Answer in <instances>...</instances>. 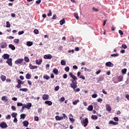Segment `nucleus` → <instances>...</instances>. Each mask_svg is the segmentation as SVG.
<instances>
[{
  "label": "nucleus",
  "instance_id": "obj_13",
  "mask_svg": "<svg viewBox=\"0 0 129 129\" xmlns=\"http://www.w3.org/2000/svg\"><path fill=\"white\" fill-rule=\"evenodd\" d=\"M43 100H48L49 99V95L47 94H44L42 96Z\"/></svg>",
  "mask_w": 129,
  "mask_h": 129
},
{
  "label": "nucleus",
  "instance_id": "obj_24",
  "mask_svg": "<svg viewBox=\"0 0 129 129\" xmlns=\"http://www.w3.org/2000/svg\"><path fill=\"white\" fill-rule=\"evenodd\" d=\"M2 100H3V101H8V97L6 96H4L2 97Z\"/></svg>",
  "mask_w": 129,
  "mask_h": 129
},
{
  "label": "nucleus",
  "instance_id": "obj_49",
  "mask_svg": "<svg viewBox=\"0 0 129 129\" xmlns=\"http://www.w3.org/2000/svg\"><path fill=\"white\" fill-rule=\"evenodd\" d=\"M34 34L38 35V34H39V30H38V29H35L34 30Z\"/></svg>",
  "mask_w": 129,
  "mask_h": 129
},
{
  "label": "nucleus",
  "instance_id": "obj_19",
  "mask_svg": "<svg viewBox=\"0 0 129 129\" xmlns=\"http://www.w3.org/2000/svg\"><path fill=\"white\" fill-rule=\"evenodd\" d=\"M9 47L10 49H11L13 51L16 50V47H15V45L13 44H9Z\"/></svg>",
  "mask_w": 129,
  "mask_h": 129
},
{
  "label": "nucleus",
  "instance_id": "obj_51",
  "mask_svg": "<svg viewBox=\"0 0 129 129\" xmlns=\"http://www.w3.org/2000/svg\"><path fill=\"white\" fill-rule=\"evenodd\" d=\"M11 108L14 111H16L17 110V108L15 107V106H12Z\"/></svg>",
  "mask_w": 129,
  "mask_h": 129
},
{
  "label": "nucleus",
  "instance_id": "obj_26",
  "mask_svg": "<svg viewBox=\"0 0 129 129\" xmlns=\"http://www.w3.org/2000/svg\"><path fill=\"white\" fill-rule=\"evenodd\" d=\"M59 24L61 25V26L64 25V24H65V19L63 18L62 20H61L59 21Z\"/></svg>",
  "mask_w": 129,
  "mask_h": 129
},
{
  "label": "nucleus",
  "instance_id": "obj_58",
  "mask_svg": "<svg viewBox=\"0 0 129 129\" xmlns=\"http://www.w3.org/2000/svg\"><path fill=\"white\" fill-rule=\"evenodd\" d=\"M34 120L35 121H38V120H39V117H38V116H35L34 117Z\"/></svg>",
  "mask_w": 129,
  "mask_h": 129
},
{
  "label": "nucleus",
  "instance_id": "obj_35",
  "mask_svg": "<svg viewBox=\"0 0 129 129\" xmlns=\"http://www.w3.org/2000/svg\"><path fill=\"white\" fill-rule=\"evenodd\" d=\"M119 56V54L118 53H114L111 54V57H118Z\"/></svg>",
  "mask_w": 129,
  "mask_h": 129
},
{
  "label": "nucleus",
  "instance_id": "obj_48",
  "mask_svg": "<svg viewBox=\"0 0 129 129\" xmlns=\"http://www.w3.org/2000/svg\"><path fill=\"white\" fill-rule=\"evenodd\" d=\"M92 10L94 11V12H98L99 11L97 8H95V7H93Z\"/></svg>",
  "mask_w": 129,
  "mask_h": 129
},
{
  "label": "nucleus",
  "instance_id": "obj_20",
  "mask_svg": "<svg viewBox=\"0 0 129 129\" xmlns=\"http://www.w3.org/2000/svg\"><path fill=\"white\" fill-rule=\"evenodd\" d=\"M35 62L37 65H41V64L42 63V62H43V60L42 59H39V60L36 59Z\"/></svg>",
  "mask_w": 129,
  "mask_h": 129
},
{
  "label": "nucleus",
  "instance_id": "obj_36",
  "mask_svg": "<svg viewBox=\"0 0 129 129\" xmlns=\"http://www.w3.org/2000/svg\"><path fill=\"white\" fill-rule=\"evenodd\" d=\"M58 101L60 102H63V101H65V97H62L60 99H59Z\"/></svg>",
  "mask_w": 129,
  "mask_h": 129
},
{
  "label": "nucleus",
  "instance_id": "obj_7",
  "mask_svg": "<svg viewBox=\"0 0 129 129\" xmlns=\"http://www.w3.org/2000/svg\"><path fill=\"white\" fill-rule=\"evenodd\" d=\"M43 58L44 59H51L52 58H53V56H52V55L50 54H45L44 55Z\"/></svg>",
  "mask_w": 129,
  "mask_h": 129
},
{
  "label": "nucleus",
  "instance_id": "obj_4",
  "mask_svg": "<svg viewBox=\"0 0 129 129\" xmlns=\"http://www.w3.org/2000/svg\"><path fill=\"white\" fill-rule=\"evenodd\" d=\"M69 76H70V77H71V78L73 79L72 80H73V81H76V80H77L78 79L77 77L74 75L72 72H70L69 73Z\"/></svg>",
  "mask_w": 129,
  "mask_h": 129
},
{
  "label": "nucleus",
  "instance_id": "obj_45",
  "mask_svg": "<svg viewBox=\"0 0 129 129\" xmlns=\"http://www.w3.org/2000/svg\"><path fill=\"white\" fill-rule=\"evenodd\" d=\"M74 17L77 19V20H79V16H78V14L74 13Z\"/></svg>",
  "mask_w": 129,
  "mask_h": 129
},
{
  "label": "nucleus",
  "instance_id": "obj_30",
  "mask_svg": "<svg viewBox=\"0 0 129 129\" xmlns=\"http://www.w3.org/2000/svg\"><path fill=\"white\" fill-rule=\"evenodd\" d=\"M91 118L94 120H96L97 118H98V117L97 115H93L91 116Z\"/></svg>",
  "mask_w": 129,
  "mask_h": 129
},
{
  "label": "nucleus",
  "instance_id": "obj_18",
  "mask_svg": "<svg viewBox=\"0 0 129 129\" xmlns=\"http://www.w3.org/2000/svg\"><path fill=\"white\" fill-rule=\"evenodd\" d=\"M109 124H113V125H117V124H118V122H114L113 120H110L109 122Z\"/></svg>",
  "mask_w": 129,
  "mask_h": 129
},
{
  "label": "nucleus",
  "instance_id": "obj_8",
  "mask_svg": "<svg viewBox=\"0 0 129 129\" xmlns=\"http://www.w3.org/2000/svg\"><path fill=\"white\" fill-rule=\"evenodd\" d=\"M12 61H13V59L8 58L7 59V61H6V63H7V64H8L9 66H11L12 67V66H13V62H12Z\"/></svg>",
  "mask_w": 129,
  "mask_h": 129
},
{
  "label": "nucleus",
  "instance_id": "obj_64",
  "mask_svg": "<svg viewBox=\"0 0 129 129\" xmlns=\"http://www.w3.org/2000/svg\"><path fill=\"white\" fill-rule=\"evenodd\" d=\"M114 120H115V121H118V120H119L118 117H114Z\"/></svg>",
  "mask_w": 129,
  "mask_h": 129
},
{
  "label": "nucleus",
  "instance_id": "obj_38",
  "mask_svg": "<svg viewBox=\"0 0 129 129\" xmlns=\"http://www.w3.org/2000/svg\"><path fill=\"white\" fill-rule=\"evenodd\" d=\"M20 42V39H15L14 40V42L15 43V44H19Z\"/></svg>",
  "mask_w": 129,
  "mask_h": 129
},
{
  "label": "nucleus",
  "instance_id": "obj_16",
  "mask_svg": "<svg viewBox=\"0 0 129 129\" xmlns=\"http://www.w3.org/2000/svg\"><path fill=\"white\" fill-rule=\"evenodd\" d=\"M3 58H4V59H9L10 58V54H7V53H5L3 56H2Z\"/></svg>",
  "mask_w": 129,
  "mask_h": 129
},
{
  "label": "nucleus",
  "instance_id": "obj_34",
  "mask_svg": "<svg viewBox=\"0 0 129 129\" xmlns=\"http://www.w3.org/2000/svg\"><path fill=\"white\" fill-rule=\"evenodd\" d=\"M27 45L29 47H31V46H32V45H33V42L28 41V42H27Z\"/></svg>",
  "mask_w": 129,
  "mask_h": 129
},
{
  "label": "nucleus",
  "instance_id": "obj_23",
  "mask_svg": "<svg viewBox=\"0 0 129 129\" xmlns=\"http://www.w3.org/2000/svg\"><path fill=\"white\" fill-rule=\"evenodd\" d=\"M44 103L45 104H47L49 106H50V105H52V102L51 101H45Z\"/></svg>",
  "mask_w": 129,
  "mask_h": 129
},
{
  "label": "nucleus",
  "instance_id": "obj_9",
  "mask_svg": "<svg viewBox=\"0 0 129 129\" xmlns=\"http://www.w3.org/2000/svg\"><path fill=\"white\" fill-rule=\"evenodd\" d=\"M1 49H5V48H7V46H8L7 42H2L1 43Z\"/></svg>",
  "mask_w": 129,
  "mask_h": 129
},
{
  "label": "nucleus",
  "instance_id": "obj_44",
  "mask_svg": "<svg viewBox=\"0 0 129 129\" xmlns=\"http://www.w3.org/2000/svg\"><path fill=\"white\" fill-rule=\"evenodd\" d=\"M18 84H24V83H25L24 82H23L22 81H21V80H18Z\"/></svg>",
  "mask_w": 129,
  "mask_h": 129
},
{
  "label": "nucleus",
  "instance_id": "obj_54",
  "mask_svg": "<svg viewBox=\"0 0 129 129\" xmlns=\"http://www.w3.org/2000/svg\"><path fill=\"white\" fill-rule=\"evenodd\" d=\"M48 17H51L52 16V12L49 10V13L47 14Z\"/></svg>",
  "mask_w": 129,
  "mask_h": 129
},
{
  "label": "nucleus",
  "instance_id": "obj_56",
  "mask_svg": "<svg viewBox=\"0 0 129 129\" xmlns=\"http://www.w3.org/2000/svg\"><path fill=\"white\" fill-rule=\"evenodd\" d=\"M70 121H72V122H74V121H75V119L73 118H71L70 117Z\"/></svg>",
  "mask_w": 129,
  "mask_h": 129
},
{
  "label": "nucleus",
  "instance_id": "obj_55",
  "mask_svg": "<svg viewBox=\"0 0 129 129\" xmlns=\"http://www.w3.org/2000/svg\"><path fill=\"white\" fill-rule=\"evenodd\" d=\"M67 77H68V75L67 74H63V78L64 79H66V78H67Z\"/></svg>",
  "mask_w": 129,
  "mask_h": 129
},
{
  "label": "nucleus",
  "instance_id": "obj_47",
  "mask_svg": "<svg viewBox=\"0 0 129 129\" xmlns=\"http://www.w3.org/2000/svg\"><path fill=\"white\" fill-rule=\"evenodd\" d=\"M59 88H60V87H59V86H56L54 88L55 91H58V90H59Z\"/></svg>",
  "mask_w": 129,
  "mask_h": 129
},
{
  "label": "nucleus",
  "instance_id": "obj_3",
  "mask_svg": "<svg viewBox=\"0 0 129 129\" xmlns=\"http://www.w3.org/2000/svg\"><path fill=\"white\" fill-rule=\"evenodd\" d=\"M69 76H70V77H71V78L73 79L72 80H73V81H76V80H77L78 79L77 77L74 75L72 72H70L69 73Z\"/></svg>",
  "mask_w": 129,
  "mask_h": 129
},
{
  "label": "nucleus",
  "instance_id": "obj_14",
  "mask_svg": "<svg viewBox=\"0 0 129 129\" xmlns=\"http://www.w3.org/2000/svg\"><path fill=\"white\" fill-rule=\"evenodd\" d=\"M106 109L107 111H111V107L110 105L107 104L106 105Z\"/></svg>",
  "mask_w": 129,
  "mask_h": 129
},
{
  "label": "nucleus",
  "instance_id": "obj_33",
  "mask_svg": "<svg viewBox=\"0 0 129 129\" xmlns=\"http://www.w3.org/2000/svg\"><path fill=\"white\" fill-rule=\"evenodd\" d=\"M53 72L55 74V75H58V70L57 69H54Z\"/></svg>",
  "mask_w": 129,
  "mask_h": 129
},
{
  "label": "nucleus",
  "instance_id": "obj_31",
  "mask_svg": "<svg viewBox=\"0 0 129 129\" xmlns=\"http://www.w3.org/2000/svg\"><path fill=\"white\" fill-rule=\"evenodd\" d=\"M11 115L12 116V117H17V116L18 115V113H16V112H13L11 114Z\"/></svg>",
  "mask_w": 129,
  "mask_h": 129
},
{
  "label": "nucleus",
  "instance_id": "obj_59",
  "mask_svg": "<svg viewBox=\"0 0 129 129\" xmlns=\"http://www.w3.org/2000/svg\"><path fill=\"white\" fill-rule=\"evenodd\" d=\"M118 33L119 34H120V35H121V36H122V35H123V32L121 30H119L118 31Z\"/></svg>",
  "mask_w": 129,
  "mask_h": 129
},
{
  "label": "nucleus",
  "instance_id": "obj_63",
  "mask_svg": "<svg viewBox=\"0 0 129 129\" xmlns=\"http://www.w3.org/2000/svg\"><path fill=\"white\" fill-rule=\"evenodd\" d=\"M122 47L123 48V49H126V48H127V46L125 44H122Z\"/></svg>",
  "mask_w": 129,
  "mask_h": 129
},
{
  "label": "nucleus",
  "instance_id": "obj_28",
  "mask_svg": "<svg viewBox=\"0 0 129 129\" xmlns=\"http://www.w3.org/2000/svg\"><path fill=\"white\" fill-rule=\"evenodd\" d=\"M25 77H26V79H31V74L28 73L26 75Z\"/></svg>",
  "mask_w": 129,
  "mask_h": 129
},
{
  "label": "nucleus",
  "instance_id": "obj_41",
  "mask_svg": "<svg viewBox=\"0 0 129 129\" xmlns=\"http://www.w3.org/2000/svg\"><path fill=\"white\" fill-rule=\"evenodd\" d=\"M20 91H23L24 92H27L28 89L27 88H22L20 89Z\"/></svg>",
  "mask_w": 129,
  "mask_h": 129
},
{
  "label": "nucleus",
  "instance_id": "obj_46",
  "mask_svg": "<svg viewBox=\"0 0 129 129\" xmlns=\"http://www.w3.org/2000/svg\"><path fill=\"white\" fill-rule=\"evenodd\" d=\"M64 70L65 71H66V72H69V70H70V68H69V67H67L65 68Z\"/></svg>",
  "mask_w": 129,
  "mask_h": 129
},
{
  "label": "nucleus",
  "instance_id": "obj_32",
  "mask_svg": "<svg viewBox=\"0 0 129 129\" xmlns=\"http://www.w3.org/2000/svg\"><path fill=\"white\" fill-rule=\"evenodd\" d=\"M43 78L44 79H46V80H49V79H50V76H49L48 75H44Z\"/></svg>",
  "mask_w": 129,
  "mask_h": 129
},
{
  "label": "nucleus",
  "instance_id": "obj_17",
  "mask_svg": "<svg viewBox=\"0 0 129 129\" xmlns=\"http://www.w3.org/2000/svg\"><path fill=\"white\" fill-rule=\"evenodd\" d=\"M121 81H123V76L122 75L118 77V82H121Z\"/></svg>",
  "mask_w": 129,
  "mask_h": 129
},
{
  "label": "nucleus",
  "instance_id": "obj_21",
  "mask_svg": "<svg viewBox=\"0 0 129 129\" xmlns=\"http://www.w3.org/2000/svg\"><path fill=\"white\" fill-rule=\"evenodd\" d=\"M55 119L56 120H62L64 119V118L63 117H60L58 115L55 116Z\"/></svg>",
  "mask_w": 129,
  "mask_h": 129
},
{
  "label": "nucleus",
  "instance_id": "obj_5",
  "mask_svg": "<svg viewBox=\"0 0 129 129\" xmlns=\"http://www.w3.org/2000/svg\"><path fill=\"white\" fill-rule=\"evenodd\" d=\"M0 126L2 128H7L8 127V124L6 122H3L0 124Z\"/></svg>",
  "mask_w": 129,
  "mask_h": 129
},
{
  "label": "nucleus",
  "instance_id": "obj_62",
  "mask_svg": "<svg viewBox=\"0 0 129 129\" xmlns=\"http://www.w3.org/2000/svg\"><path fill=\"white\" fill-rule=\"evenodd\" d=\"M38 112L39 113H42V108H39L38 109Z\"/></svg>",
  "mask_w": 129,
  "mask_h": 129
},
{
  "label": "nucleus",
  "instance_id": "obj_61",
  "mask_svg": "<svg viewBox=\"0 0 129 129\" xmlns=\"http://www.w3.org/2000/svg\"><path fill=\"white\" fill-rule=\"evenodd\" d=\"M11 115H8L7 116H6V119H11Z\"/></svg>",
  "mask_w": 129,
  "mask_h": 129
},
{
  "label": "nucleus",
  "instance_id": "obj_50",
  "mask_svg": "<svg viewBox=\"0 0 129 129\" xmlns=\"http://www.w3.org/2000/svg\"><path fill=\"white\" fill-rule=\"evenodd\" d=\"M17 106H24V105L22 103L18 102L17 103Z\"/></svg>",
  "mask_w": 129,
  "mask_h": 129
},
{
  "label": "nucleus",
  "instance_id": "obj_40",
  "mask_svg": "<svg viewBox=\"0 0 129 129\" xmlns=\"http://www.w3.org/2000/svg\"><path fill=\"white\" fill-rule=\"evenodd\" d=\"M20 117L22 119H25V118L26 117V114H21Z\"/></svg>",
  "mask_w": 129,
  "mask_h": 129
},
{
  "label": "nucleus",
  "instance_id": "obj_12",
  "mask_svg": "<svg viewBox=\"0 0 129 129\" xmlns=\"http://www.w3.org/2000/svg\"><path fill=\"white\" fill-rule=\"evenodd\" d=\"M106 66L107 67H113V63H111V61H108L105 63Z\"/></svg>",
  "mask_w": 129,
  "mask_h": 129
},
{
  "label": "nucleus",
  "instance_id": "obj_27",
  "mask_svg": "<svg viewBox=\"0 0 129 129\" xmlns=\"http://www.w3.org/2000/svg\"><path fill=\"white\" fill-rule=\"evenodd\" d=\"M1 78L2 81H3L4 82V81H6V79H7V77H6V76L5 75H1Z\"/></svg>",
  "mask_w": 129,
  "mask_h": 129
},
{
  "label": "nucleus",
  "instance_id": "obj_39",
  "mask_svg": "<svg viewBox=\"0 0 129 129\" xmlns=\"http://www.w3.org/2000/svg\"><path fill=\"white\" fill-rule=\"evenodd\" d=\"M127 71V70L126 69H122V70H121V73H122L123 74H126Z\"/></svg>",
  "mask_w": 129,
  "mask_h": 129
},
{
  "label": "nucleus",
  "instance_id": "obj_22",
  "mask_svg": "<svg viewBox=\"0 0 129 129\" xmlns=\"http://www.w3.org/2000/svg\"><path fill=\"white\" fill-rule=\"evenodd\" d=\"M87 109L89 111H92L93 110V106H92V105H89Z\"/></svg>",
  "mask_w": 129,
  "mask_h": 129
},
{
  "label": "nucleus",
  "instance_id": "obj_11",
  "mask_svg": "<svg viewBox=\"0 0 129 129\" xmlns=\"http://www.w3.org/2000/svg\"><path fill=\"white\" fill-rule=\"evenodd\" d=\"M24 61V59L23 58H19L18 59H17L15 63V64H21V63H22V62Z\"/></svg>",
  "mask_w": 129,
  "mask_h": 129
},
{
  "label": "nucleus",
  "instance_id": "obj_53",
  "mask_svg": "<svg viewBox=\"0 0 129 129\" xmlns=\"http://www.w3.org/2000/svg\"><path fill=\"white\" fill-rule=\"evenodd\" d=\"M74 91H75V92H79V91H80V88H77L76 89H75V90H74Z\"/></svg>",
  "mask_w": 129,
  "mask_h": 129
},
{
  "label": "nucleus",
  "instance_id": "obj_29",
  "mask_svg": "<svg viewBox=\"0 0 129 129\" xmlns=\"http://www.w3.org/2000/svg\"><path fill=\"white\" fill-rule=\"evenodd\" d=\"M60 64L61 65H62L63 66H65V65H66V61L64 60H61L60 61Z\"/></svg>",
  "mask_w": 129,
  "mask_h": 129
},
{
  "label": "nucleus",
  "instance_id": "obj_10",
  "mask_svg": "<svg viewBox=\"0 0 129 129\" xmlns=\"http://www.w3.org/2000/svg\"><path fill=\"white\" fill-rule=\"evenodd\" d=\"M77 75H78V77H79V78H82V79H83V80H85V77L81 75V72H78L77 73Z\"/></svg>",
  "mask_w": 129,
  "mask_h": 129
},
{
  "label": "nucleus",
  "instance_id": "obj_37",
  "mask_svg": "<svg viewBox=\"0 0 129 129\" xmlns=\"http://www.w3.org/2000/svg\"><path fill=\"white\" fill-rule=\"evenodd\" d=\"M24 60L25 61L27 62V63H28V62H30V59H29V57L28 56H25L24 57Z\"/></svg>",
  "mask_w": 129,
  "mask_h": 129
},
{
  "label": "nucleus",
  "instance_id": "obj_6",
  "mask_svg": "<svg viewBox=\"0 0 129 129\" xmlns=\"http://www.w3.org/2000/svg\"><path fill=\"white\" fill-rule=\"evenodd\" d=\"M24 107L27 108V109H30L32 107V103H27L26 104H24Z\"/></svg>",
  "mask_w": 129,
  "mask_h": 129
},
{
  "label": "nucleus",
  "instance_id": "obj_52",
  "mask_svg": "<svg viewBox=\"0 0 129 129\" xmlns=\"http://www.w3.org/2000/svg\"><path fill=\"white\" fill-rule=\"evenodd\" d=\"M92 97L93 98H96V97H97V94H94L92 95Z\"/></svg>",
  "mask_w": 129,
  "mask_h": 129
},
{
  "label": "nucleus",
  "instance_id": "obj_57",
  "mask_svg": "<svg viewBox=\"0 0 129 129\" xmlns=\"http://www.w3.org/2000/svg\"><path fill=\"white\" fill-rule=\"evenodd\" d=\"M127 76H128V78L126 80V84H128V83H129V72L127 73Z\"/></svg>",
  "mask_w": 129,
  "mask_h": 129
},
{
  "label": "nucleus",
  "instance_id": "obj_42",
  "mask_svg": "<svg viewBox=\"0 0 129 129\" xmlns=\"http://www.w3.org/2000/svg\"><path fill=\"white\" fill-rule=\"evenodd\" d=\"M6 24L7 28H11V24H10V22L9 21L6 22Z\"/></svg>",
  "mask_w": 129,
  "mask_h": 129
},
{
  "label": "nucleus",
  "instance_id": "obj_1",
  "mask_svg": "<svg viewBox=\"0 0 129 129\" xmlns=\"http://www.w3.org/2000/svg\"><path fill=\"white\" fill-rule=\"evenodd\" d=\"M71 82L72 83L70 84V86L73 90H75L76 88H77V81L72 80Z\"/></svg>",
  "mask_w": 129,
  "mask_h": 129
},
{
  "label": "nucleus",
  "instance_id": "obj_25",
  "mask_svg": "<svg viewBox=\"0 0 129 129\" xmlns=\"http://www.w3.org/2000/svg\"><path fill=\"white\" fill-rule=\"evenodd\" d=\"M24 126H28L29 125V121H24L23 122Z\"/></svg>",
  "mask_w": 129,
  "mask_h": 129
},
{
  "label": "nucleus",
  "instance_id": "obj_2",
  "mask_svg": "<svg viewBox=\"0 0 129 129\" xmlns=\"http://www.w3.org/2000/svg\"><path fill=\"white\" fill-rule=\"evenodd\" d=\"M88 118H86L85 119L83 120L82 121V124H84V126L85 127H86V126H87L88 124Z\"/></svg>",
  "mask_w": 129,
  "mask_h": 129
},
{
  "label": "nucleus",
  "instance_id": "obj_15",
  "mask_svg": "<svg viewBox=\"0 0 129 129\" xmlns=\"http://www.w3.org/2000/svg\"><path fill=\"white\" fill-rule=\"evenodd\" d=\"M29 67L30 69H31V70L37 69V68H38V66H33L32 64H30L29 66Z\"/></svg>",
  "mask_w": 129,
  "mask_h": 129
},
{
  "label": "nucleus",
  "instance_id": "obj_43",
  "mask_svg": "<svg viewBox=\"0 0 129 129\" xmlns=\"http://www.w3.org/2000/svg\"><path fill=\"white\" fill-rule=\"evenodd\" d=\"M79 100H77L74 102H73V104L74 105H76V104H77V103H78V102H79Z\"/></svg>",
  "mask_w": 129,
  "mask_h": 129
},
{
  "label": "nucleus",
  "instance_id": "obj_60",
  "mask_svg": "<svg viewBox=\"0 0 129 129\" xmlns=\"http://www.w3.org/2000/svg\"><path fill=\"white\" fill-rule=\"evenodd\" d=\"M25 32L24 31H20L18 32V35H23Z\"/></svg>",
  "mask_w": 129,
  "mask_h": 129
}]
</instances>
